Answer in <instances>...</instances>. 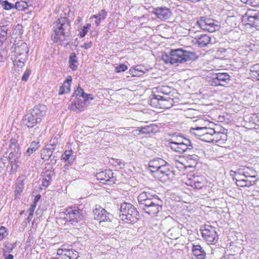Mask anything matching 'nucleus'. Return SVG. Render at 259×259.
I'll use <instances>...</instances> for the list:
<instances>
[{
	"label": "nucleus",
	"instance_id": "4468645a",
	"mask_svg": "<svg viewBox=\"0 0 259 259\" xmlns=\"http://www.w3.org/2000/svg\"><path fill=\"white\" fill-rule=\"evenodd\" d=\"M200 231L203 238L208 243L214 244L217 242L219 238L215 228L206 225Z\"/></svg>",
	"mask_w": 259,
	"mask_h": 259
},
{
	"label": "nucleus",
	"instance_id": "dca6fc26",
	"mask_svg": "<svg viewBox=\"0 0 259 259\" xmlns=\"http://www.w3.org/2000/svg\"><path fill=\"white\" fill-rule=\"evenodd\" d=\"M230 81V76L226 72H219L213 74L209 81L212 86L225 87Z\"/></svg>",
	"mask_w": 259,
	"mask_h": 259
},
{
	"label": "nucleus",
	"instance_id": "864d4df0",
	"mask_svg": "<svg viewBox=\"0 0 259 259\" xmlns=\"http://www.w3.org/2000/svg\"><path fill=\"white\" fill-rule=\"evenodd\" d=\"M68 108L71 111H74L77 112V108L76 101L72 102L71 104L69 105Z\"/></svg>",
	"mask_w": 259,
	"mask_h": 259
},
{
	"label": "nucleus",
	"instance_id": "58836bf2",
	"mask_svg": "<svg viewBox=\"0 0 259 259\" xmlns=\"http://www.w3.org/2000/svg\"><path fill=\"white\" fill-rule=\"evenodd\" d=\"M0 4L5 10H9L14 8L13 4L10 3L7 1H0Z\"/></svg>",
	"mask_w": 259,
	"mask_h": 259
},
{
	"label": "nucleus",
	"instance_id": "f03ea898",
	"mask_svg": "<svg viewBox=\"0 0 259 259\" xmlns=\"http://www.w3.org/2000/svg\"><path fill=\"white\" fill-rule=\"evenodd\" d=\"M172 89L168 86H159L154 89L153 97L149 104L151 107L157 108L168 109L174 103Z\"/></svg>",
	"mask_w": 259,
	"mask_h": 259
},
{
	"label": "nucleus",
	"instance_id": "9b49d317",
	"mask_svg": "<svg viewBox=\"0 0 259 259\" xmlns=\"http://www.w3.org/2000/svg\"><path fill=\"white\" fill-rule=\"evenodd\" d=\"M167 146L172 151L179 153L186 152L188 151L193 150L192 143L190 140L187 139H184L182 142H176L170 140L167 144Z\"/></svg>",
	"mask_w": 259,
	"mask_h": 259
},
{
	"label": "nucleus",
	"instance_id": "052dcab7",
	"mask_svg": "<svg viewBox=\"0 0 259 259\" xmlns=\"http://www.w3.org/2000/svg\"><path fill=\"white\" fill-rule=\"evenodd\" d=\"M222 259H236V257L234 254H228L224 256Z\"/></svg>",
	"mask_w": 259,
	"mask_h": 259
},
{
	"label": "nucleus",
	"instance_id": "473e14b6",
	"mask_svg": "<svg viewBox=\"0 0 259 259\" xmlns=\"http://www.w3.org/2000/svg\"><path fill=\"white\" fill-rule=\"evenodd\" d=\"M40 146L39 142L33 141L30 147L28 148L25 155L26 156H30L33 152H34Z\"/></svg>",
	"mask_w": 259,
	"mask_h": 259
},
{
	"label": "nucleus",
	"instance_id": "b1692460",
	"mask_svg": "<svg viewBox=\"0 0 259 259\" xmlns=\"http://www.w3.org/2000/svg\"><path fill=\"white\" fill-rule=\"evenodd\" d=\"M212 38L207 34L201 35L197 38V44L200 47H204L207 46L209 44H212Z\"/></svg>",
	"mask_w": 259,
	"mask_h": 259
},
{
	"label": "nucleus",
	"instance_id": "f257e3e1",
	"mask_svg": "<svg viewBox=\"0 0 259 259\" xmlns=\"http://www.w3.org/2000/svg\"><path fill=\"white\" fill-rule=\"evenodd\" d=\"M138 201L139 208L151 216H155L162 210V201L151 189L140 193Z\"/></svg>",
	"mask_w": 259,
	"mask_h": 259
},
{
	"label": "nucleus",
	"instance_id": "774afa93",
	"mask_svg": "<svg viewBox=\"0 0 259 259\" xmlns=\"http://www.w3.org/2000/svg\"><path fill=\"white\" fill-rule=\"evenodd\" d=\"M124 130L123 128H119L117 130V131L119 132V133H122V131H123Z\"/></svg>",
	"mask_w": 259,
	"mask_h": 259
},
{
	"label": "nucleus",
	"instance_id": "69168bd1",
	"mask_svg": "<svg viewBox=\"0 0 259 259\" xmlns=\"http://www.w3.org/2000/svg\"><path fill=\"white\" fill-rule=\"evenodd\" d=\"M14 256L12 254H9L7 256H6L5 259H13Z\"/></svg>",
	"mask_w": 259,
	"mask_h": 259
},
{
	"label": "nucleus",
	"instance_id": "8fccbe9b",
	"mask_svg": "<svg viewBox=\"0 0 259 259\" xmlns=\"http://www.w3.org/2000/svg\"><path fill=\"white\" fill-rule=\"evenodd\" d=\"M245 180L244 179H241V178L238 177V179H236V185L239 187H245L246 185V183H245Z\"/></svg>",
	"mask_w": 259,
	"mask_h": 259
},
{
	"label": "nucleus",
	"instance_id": "4be33fe9",
	"mask_svg": "<svg viewBox=\"0 0 259 259\" xmlns=\"http://www.w3.org/2000/svg\"><path fill=\"white\" fill-rule=\"evenodd\" d=\"M166 163V161L160 158H154L149 162V167L151 171L154 174L155 171L165 165Z\"/></svg>",
	"mask_w": 259,
	"mask_h": 259
},
{
	"label": "nucleus",
	"instance_id": "393cba45",
	"mask_svg": "<svg viewBox=\"0 0 259 259\" xmlns=\"http://www.w3.org/2000/svg\"><path fill=\"white\" fill-rule=\"evenodd\" d=\"M192 252L194 255L197 259H204L206 253L201 246L199 244L193 245L192 247Z\"/></svg>",
	"mask_w": 259,
	"mask_h": 259
},
{
	"label": "nucleus",
	"instance_id": "603ef678",
	"mask_svg": "<svg viewBox=\"0 0 259 259\" xmlns=\"http://www.w3.org/2000/svg\"><path fill=\"white\" fill-rule=\"evenodd\" d=\"M129 73L133 77L140 76V73H138L135 67L131 68Z\"/></svg>",
	"mask_w": 259,
	"mask_h": 259
},
{
	"label": "nucleus",
	"instance_id": "5701e85b",
	"mask_svg": "<svg viewBox=\"0 0 259 259\" xmlns=\"http://www.w3.org/2000/svg\"><path fill=\"white\" fill-rule=\"evenodd\" d=\"M42 174L43 178L41 180L42 186L45 187H47L50 185L52 176L55 174L54 169H53L52 168L46 169Z\"/></svg>",
	"mask_w": 259,
	"mask_h": 259
},
{
	"label": "nucleus",
	"instance_id": "412c9836",
	"mask_svg": "<svg viewBox=\"0 0 259 259\" xmlns=\"http://www.w3.org/2000/svg\"><path fill=\"white\" fill-rule=\"evenodd\" d=\"M154 13L158 19L163 21L167 20L171 16L170 10L165 7H159L155 9Z\"/></svg>",
	"mask_w": 259,
	"mask_h": 259
},
{
	"label": "nucleus",
	"instance_id": "338daca9",
	"mask_svg": "<svg viewBox=\"0 0 259 259\" xmlns=\"http://www.w3.org/2000/svg\"><path fill=\"white\" fill-rule=\"evenodd\" d=\"M257 116H259V114L258 115H254V117H255V118H256L257 119V121L258 122V123L257 124L258 125H259V117H257Z\"/></svg>",
	"mask_w": 259,
	"mask_h": 259
},
{
	"label": "nucleus",
	"instance_id": "bb28decb",
	"mask_svg": "<svg viewBox=\"0 0 259 259\" xmlns=\"http://www.w3.org/2000/svg\"><path fill=\"white\" fill-rule=\"evenodd\" d=\"M238 176H243L246 178H255V171L248 167H245L242 169H239L238 172Z\"/></svg>",
	"mask_w": 259,
	"mask_h": 259
},
{
	"label": "nucleus",
	"instance_id": "79ce46f5",
	"mask_svg": "<svg viewBox=\"0 0 259 259\" xmlns=\"http://www.w3.org/2000/svg\"><path fill=\"white\" fill-rule=\"evenodd\" d=\"M24 188L23 184L22 183H17L16 186V189L15 190V194L16 197H17L19 196L21 193L22 192Z\"/></svg>",
	"mask_w": 259,
	"mask_h": 259
},
{
	"label": "nucleus",
	"instance_id": "ea45409f",
	"mask_svg": "<svg viewBox=\"0 0 259 259\" xmlns=\"http://www.w3.org/2000/svg\"><path fill=\"white\" fill-rule=\"evenodd\" d=\"M76 103L77 108V112H80L82 111L84 109L85 102L80 99H77L76 101Z\"/></svg>",
	"mask_w": 259,
	"mask_h": 259
},
{
	"label": "nucleus",
	"instance_id": "bf43d9fd",
	"mask_svg": "<svg viewBox=\"0 0 259 259\" xmlns=\"http://www.w3.org/2000/svg\"><path fill=\"white\" fill-rule=\"evenodd\" d=\"M82 97L83 98V101H84V102L87 101V100L90 99V100H93V98L91 97V95L90 94H85V95L83 96H82Z\"/></svg>",
	"mask_w": 259,
	"mask_h": 259
},
{
	"label": "nucleus",
	"instance_id": "0eeeda50",
	"mask_svg": "<svg viewBox=\"0 0 259 259\" xmlns=\"http://www.w3.org/2000/svg\"><path fill=\"white\" fill-rule=\"evenodd\" d=\"M119 217L125 223L133 224L138 220L139 213L134 205L124 202L120 205Z\"/></svg>",
	"mask_w": 259,
	"mask_h": 259
},
{
	"label": "nucleus",
	"instance_id": "13d9d810",
	"mask_svg": "<svg viewBox=\"0 0 259 259\" xmlns=\"http://www.w3.org/2000/svg\"><path fill=\"white\" fill-rule=\"evenodd\" d=\"M28 211L29 212V214L27 218V221L28 223H29L33 218L34 211H32L31 210H28Z\"/></svg>",
	"mask_w": 259,
	"mask_h": 259
},
{
	"label": "nucleus",
	"instance_id": "cd10ccee",
	"mask_svg": "<svg viewBox=\"0 0 259 259\" xmlns=\"http://www.w3.org/2000/svg\"><path fill=\"white\" fill-rule=\"evenodd\" d=\"M172 164L180 170L187 168L183 157H179L178 159H174Z\"/></svg>",
	"mask_w": 259,
	"mask_h": 259
},
{
	"label": "nucleus",
	"instance_id": "aec40b11",
	"mask_svg": "<svg viewBox=\"0 0 259 259\" xmlns=\"http://www.w3.org/2000/svg\"><path fill=\"white\" fill-rule=\"evenodd\" d=\"M20 48L25 49V51L24 52H16V54L18 55V56L16 57V59L13 61V63L15 66L22 68L25 65V62L27 57L26 54L28 52V49L25 43H22L20 46Z\"/></svg>",
	"mask_w": 259,
	"mask_h": 259
},
{
	"label": "nucleus",
	"instance_id": "0e129e2a",
	"mask_svg": "<svg viewBox=\"0 0 259 259\" xmlns=\"http://www.w3.org/2000/svg\"><path fill=\"white\" fill-rule=\"evenodd\" d=\"M253 7L259 6V0H254V3L252 4Z\"/></svg>",
	"mask_w": 259,
	"mask_h": 259
},
{
	"label": "nucleus",
	"instance_id": "4c0bfd02",
	"mask_svg": "<svg viewBox=\"0 0 259 259\" xmlns=\"http://www.w3.org/2000/svg\"><path fill=\"white\" fill-rule=\"evenodd\" d=\"M28 7V4L25 2H17L15 7L19 11H23Z\"/></svg>",
	"mask_w": 259,
	"mask_h": 259
},
{
	"label": "nucleus",
	"instance_id": "7ed1b4c3",
	"mask_svg": "<svg viewBox=\"0 0 259 259\" xmlns=\"http://www.w3.org/2000/svg\"><path fill=\"white\" fill-rule=\"evenodd\" d=\"M190 132L200 140L208 143L224 144L227 140V135L226 134L217 132L214 128L196 126L191 127Z\"/></svg>",
	"mask_w": 259,
	"mask_h": 259
},
{
	"label": "nucleus",
	"instance_id": "6ab92c4d",
	"mask_svg": "<svg viewBox=\"0 0 259 259\" xmlns=\"http://www.w3.org/2000/svg\"><path fill=\"white\" fill-rule=\"evenodd\" d=\"M96 177L100 183L109 185L114 184L116 180L113 177V172L110 169H106L97 172Z\"/></svg>",
	"mask_w": 259,
	"mask_h": 259
},
{
	"label": "nucleus",
	"instance_id": "39448f33",
	"mask_svg": "<svg viewBox=\"0 0 259 259\" xmlns=\"http://www.w3.org/2000/svg\"><path fill=\"white\" fill-rule=\"evenodd\" d=\"M46 112L47 107L45 105L35 106L23 116V124L29 128L34 127L37 123L41 122Z\"/></svg>",
	"mask_w": 259,
	"mask_h": 259
},
{
	"label": "nucleus",
	"instance_id": "37998d69",
	"mask_svg": "<svg viewBox=\"0 0 259 259\" xmlns=\"http://www.w3.org/2000/svg\"><path fill=\"white\" fill-rule=\"evenodd\" d=\"M40 195L39 194L38 195H37L35 198H34V201L32 203V204H31V206L30 207V208H29V210H31L32 211H34L35 209V207H36V204H37V202L39 201V199L40 198Z\"/></svg>",
	"mask_w": 259,
	"mask_h": 259
},
{
	"label": "nucleus",
	"instance_id": "09e8293b",
	"mask_svg": "<svg viewBox=\"0 0 259 259\" xmlns=\"http://www.w3.org/2000/svg\"><path fill=\"white\" fill-rule=\"evenodd\" d=\"M8 235L6 228L2 226L0 228V241L2 240Z\"/></svg>",
	"mask_w": 259,
	"mask_h": 259
},
{
	"label": "nucleus",
	"instance_id": "1a4fd4ad",
	"mask_svg": "<svg viewBox=\"0 0 259 259\" xmlns=\"http://www.w3.org/2000/svg\"><path fill=\"white\" fill-rule=\"evenodd\" d=\"M66 222L69 223L73 226H75L83 219L82 210L77 206H71L66 209L65 211L61 214Z\"/></svg>",
	"mask_w": 259,
	"mask_h": 259
},
{
	"label": "nucleus",
	"instance_id": "2f4dec72",
	"mask_svg": "<svg viewBox=\"0 0 259 259\" xmlns=\"http://www.w3.org/2000/svg\"><path fill=\"white\" fill-rule=\"evenodd\" d=\"M62 159L67 162L69 165L73 163L74 160V155L72 151H65L62 155Z\"/></svg>",
	"mask_w": 259,
	"mask_h": 259
},
{
	"label": "nucleus",
	"instance_id": "49530a36",
	"mask_svg": "<svg viewBox=\"0 0 259 259\" xmlns=\"http://www.w3.org/2000/svg\"><path fill=\"white\" fill-rule=\"evenodd\" d=\"M58 143V139L56 138H54L53 139H51L50 141V144L47 145L48 147H51L53 150H54L55 147Z\"/></svg>",
	"mask_w": 259,
	"mask_h": 259
},
{
	"label": "nucleus",
	"instance_id": "4d7b16f0",
	"mask_svg": "<svg viewBox=\"0 0 259 259\" xmlns=\"http://www.w3.org/2000/svg\"><path fill=\"white\" fill-rule=\"evenodd\" d=\"M256 180L251 181L248 179L245 180V183H246V185H245V187H249L251 185H253L255 184Z\"/></svg>",
	"mask_w": 259,
	"mask_h": 259
},
{
	"label": "nucleus",
	"instance_id": "c9c22d12",
	"mask_svg": "<svg viewBox=\"0 0 259 259\" xmlns=\"http://www.w3.org/2000/svg\"><path fill=\"white\" fill-rule=\"evenodd\" d=\"M205 185V179L200 180V181H197L196 183H193L192 185H190L191 187L199 190L202 188Z\"/></svg>",
	"mask_w": 259,
	"mask_h": 259
},
{
	"label": "nucleus",
	"instance_id": "c03bdc74",
	"mask_svg": "<svg viewBox=\"0 0 259 259\" xmlns=\"http://www.w3.org/2000/svg\"><path fill=\"white\" fill-rule=\"evenodd\" d=\"M74 95L76 98H77L78 97H82V96L85 95V93L84 92L83 89L81 88L78 87L75 90Z\"/></svg>",
	"mask_w": 259,
	"mask_h": 259
},
{
	"label": "nucleus",
	"instance_id": "e2e57ef3",
	"mask_svg": "<svg viewBox=\"0 0 259 259\" xmlns=\"http://www.w3.org/2000/svg\"><path fill=\"white\" fill-rule=\"evenodd\" d=\"M243 3L250 4L252 6V4L254 3V0H241Z\"/></svg>",
	"mask_w": 259,
	"mask_h": 259
},
{
	"label": "nucleus",
	"instance_id": "6e6552de",
	"mask_svg": "<svg viewBox=\"0 0 259 259\" xmlns=\"http://www.w3.org/2000/svg\"><path fill=\"white\" fill-rule=\"evenodd\" d=\"M23 141L22 137L17 134L10 139L9 145L10 153L9 158L12 163H17L19 162L21 155L19 144L22 143Z\"/></svg>",
	"mask_w": 259,
	"mask_h": 259
},
{
	"label": "nucleus",
	"instance_id": "20e7f679",
	"mask_svg": "<svg viewBox=\"0 0 259 259\" xmlns=\"http://www.w3.org/2000/svg\"><path fill=\"white\" fill-rule=\"evenodd\" d=\"M195 57V54L182 49L171 50L169 53L164 52L161 55V60L165 63L170 64L185 63Z\"/></svg>",
	"mask_w": 259,
	"mask_h": 259
},
{
	"label": "nucleus",
	"instance_id": "f3484780",
	"mask_svg": "<svg viewBox=\"0 0 259 259\" xmlns=\"http://www.w3.org/2000/svg\"><path fill=\"white\" fill-rule=\"evenodd\" d=\"M198 23L202 29L209 32H213L219 29L218 22L210 18L201 17L198 21Z\"/></svg>",
	"mask_w": 259,
	"mask_h": 259
},
{
	"label": "nucleus",
	"instance_id": "7c9ffc66",
	"mask_svg": "<svg viewBox=\"0 0 259 259\" xmlns=\"http://www.w3.org/2000/svg\"><path fill=\"white\" fill-rule=\"evenodd\" d=\"M53 151L51 147L46 146V148L42 149L41 151V158L45 161L48 160L52 156Z\"/></svg>",
	"mask_w": 259,
	"mask_h": 259
},
{
	"label": "nucleus",
	"instance_id": "de8ad7c7",
	"mask_svg": "<svg viewBox=\"0 0 259 259\" xmlns=\"http://www.w3.org/2000/svg\"><path fill=\"white\" fill-rule=\"evenodd\" d=\"M113 164L116 166H118L119 168H122L124 166V163L120 159H116L113 160Z\"/></svg>",
	"mask_w": 259,
	"mask_h": 259
},
{
	"label": "nucleus",
	"instance_id": "9d476101",
	"mask_svg": "<svg viewBox=\"0 0 259 259\" xmlns=\"http://www.w3.org/2000/svg\"><path fill=\"white\" fill-rule=\"evenodd\" d=\"M153 176L162 183H165L169 180H172L175 176V172L172 169L171 164L167 162L160 169H158Z\"/></svg>",
	"mask_w": 259,
	"mask_h": 259
},
{
	"label": "nucleus",
	"instance_id": "ddd939ff",
	"mask_svg": "<svg viewBox=\"0 0 259 259\" xmlns=\"http://www.w3.org/2000/svg\"><path fill=\"white\" fill-rule=\"evenodd\" d=\"M242 20L245 25L259 30V11L249 9L242 15Z\"/></svg>",
	"mask_w": 259,
	"mask_h": 259
},
{
	"label": "nucleus",
	"instance_id": "5fc2aeb1",
	"mask_svg": "<svg viewBox=\"0 0 259 259\" xmlns=\"http://www.w3.org/2000/svg\"><path fill=\"white\" fill-rule=\"evenodd\" d=\"M135 68L136 69L137 71L138 72V73H140V76H142L143 74L145 73V71L143 70V66L137 65L136 67H135Z\"/></svg>",
	"mask_w": 259,
	"mask_h": 259
},
{
	"label": "nucleus",
	"instance_id": "a18cd8bd",
	"mask_svg": "<svg viewBox=\"0 0 259 259\" xmlns=\"http://www.w3.org/2000/svg\"><path fill=\"white\" fill-rule=\"evenodd\" d=\"M127 69V67L124 64H120L118 66L115 67V71L116 72H120L124 71Z\"/></svg>",
	"mask_w": 259,
	"mask_h": 259
},
{
	"label": "nucleus",
	"instance_id": "e433bc0d",
	"mask_svg": "<svg viewBox=\"0 0 259 259\" xmlns=\"http://www.w3.org/2000/svg\"><path fill=\"white\" fill-rule=\"evenodd\" d=\"M91 27V24L88 23L86 26H83L80 30H79L78 35L80 37H83Z\"/></svg>",
	"mask_w": 259,
	"mask_h": 259
},
{
	"label": "nucleus",
	"instance_id": "72a5a7b5",
	"mask_svg": "<svg viewBox=\"0 0 259 259\" xmlns=\"http://www.w3.org/2000/svg\"><path fill=\"white\" fill-rule=\"evenodd\" d=\"M8 30V25H3L1 27L0 30V45L7 39V31Z\"/></svg>",
	"mask_w": 259,
	"mask_h": 259
},
{
	"label": "nucleus",
	"instance_id": "c85d7f7f",
	"mask_svg": "<svg viewBox=\"0 0 259 259\" xmlns=\"http://www.w3.org/2000/svg\"><path fill=\"white\" fill-rule=\"evenodd\" d=\"M107 16V12L104 10H101L97 15H93L91 19L95 18L96 25L99 26L102 21L104 20Z\"/></svg>",
	"mask_w": 259,
	"mask_h": 259
},
{
	"label": "nucleus",
	"instance_id": "f704fd0d",
	"mask_svg": "<svg viewBox=\"0 0 259 259\" xmlns=\"http://www.w3.org/2000/svg\"><path fill=\"white\" fill-rule=\"evenodd\" d=\"M204 178V177L203 176L192 175L188 179L186 183L188 185H192V184L193 183H196L197 181H200V180H203Z\"/></svg>",
	"mask_w": 259,
	"mask_h": 259
},
{
	"label": "nucleus",
	"instance_id": "680f3d73",
	"mask_svg": "<svg viewBox=\"0 0 259 259\" xmlns=\"http://www.w3.org/2000/svg\"><path fill=\"white\" fill-rule=\"evenodd\" d=\"M15 246L16 245L14 243L10 244V245L7 247L8 249H9V252H12V250L14 248Z\"/></svg>",
	"mask_w": 259,
	"mask_h": 259
},
{
	"label": "nucleus",
	"instance_id": "a19ab883",
	"mask_svg": "<svg viewBox=\"0 0 259 259\" xmlns=\"http://www.w3.org/2000/svg\"><path fill=\"white\" fill-rule=\"evenodd\" d=\"M153 127L152 125H147L141 127L139 132L142 134H149L153 132Z\"/></svg>",
	"mask_w": 259,
	"mask_h": 259
},
{
	"label": "nucleus",
	"instance_id": "a878e982",
	"mask_svg": "<svg viewBox=\"0 0 259 259\" xmlns=\"http://www.w3.org/2000/svg\"><path fill=\"white\" fill-rule=\"evenodd\" d=\"M71 81V77L69 76L63 82L62 85L60 87L59 94L63 95L65 93H68L70 91V84Z\"/></svg>",
	"mask_w": 259,
	"mask_h": 259
},
{
	"label": "nucleus",
	"instance_id": "423d86ee",
	"mask_svg": "<svg viewBox=\"0 0 259 259\" xmlns=\"http://www.w3.org/2000/svg\"><path fill=\"white\" fill-rule=\"evenodd\" d=\"M70 22L66 18L61 17L58 19L54 26V33L52 35V39L54 42L66 40L70 35Z\"/></svg>",
	"mask_w": 259,
	"mask_h": 259
},
{
	"label": "nucleus",
	"instance_id": "3c124183",
	"mask_svg": "<svg viewBox=\"0 0 259 259\" xmlns=\"http://www.w3.org/2000/svg\"><path fill=\"white\" fill-rule=\"evenodd\" d=\"M31 72V71L29 69H27L24 72L22 77V80L23 81H26L28 80V78L30 75Z\"/></svg>",
	"mask_w": 259,
	"mask_h": 259
},
{
	"label": "nucleus",
	"instance_id": "6e6d98bb",
	"mask_svg": "<svg viewBox=\"0 0 259 259\" xmlns=\"http://www.w3.org/2000/svg\"><path fill=\"white\" fill-rule=\"evenodd\" d=\"M92 46V42L91 41H87L85 42L83 46H82L81 47L84 48L85 49H88L90 48H91Z\"/></svg>",
	"mask_w": 259,
	"mask_h": 259
},
{
	"label": "nucleus",
	"instance_id": "c756f323",
	"mask_svg": "<svg viewBox=\"0 0 259 259\" xmlns=\"http://www.w3.org/2000/svg\"><path fill=\"white\" fill-rule=\"evenodd\" d=\"M69 67L72 70H76L78 67L77 57L74 53H72L69 59Z\"/></svg>",
	"mask_w": 259,
	"mask_h": 259
},
{
	"label": "nucleus",
	"instance_id": "f8f14e48",
	"mask_svg": "<svg viewBox=\"0 0 259 259\" xmlns=\"http://www.w3.org/2000/svg\"><path fill=\"white\" fill-rule=\"evenodd\" d=\"M93 212L95 220L98 221L102 226L104 223L111 222L113 219L111 213L100 205H96Z\"/></svg>",
	"mask_w": 259,
	"mask_h": 259
},
{
	"label": "nucleus",
	"instance_id": "2eb2a0df",
	"mask_svg": "<svg viewBox=\"0 0 259 259\" xmlns=\"http://www.w3.org/2000/svg\"><path fill=\"white\" fill-rule=\"evenodd\" d=\"M57 255L60 259H77L79 257L77 251L73 249L72 246L66 245L58 249Z\"/></svg>",
	"mask_w": 259,
	"mask_h": 259
},
{
	"label": "nucleus",
	"instance_id": "a211bd4d",
	"mask_svg": "<svg viewBox=\"0 0 259 259\" xmlns=\"http://www.w3.org/2000/svg\"><path fill=\"white\" fill-rule=\"evenodd\" d=\"M189 154L185 156H183L187 167H194L196 166L199 160V157L200 152H202L198 150L193 147V150L188 151Z\"/></svg>",
	"mask_w": 259,
	"mask_h": 259
}]
</instances>
